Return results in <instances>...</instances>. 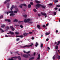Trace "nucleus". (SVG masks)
<instances>
[{
    "label": "nucleus",
    "mask_w": 60,
    "mask_h": 60,
    "mask_svg": "<svg viewBox=\"0 0 60 60\" xmlns=\"http://www.w3.org/2000/svg\"><path fill=\"white\" fill-rule=\"evenodd\" d=\"M30 46L32 47V45H26L24 46H23L22 47V48H30Z\"/></svg>",
    "instance_id": "obj_1"
},
{
    "label": "nucleus",
    "mask_w": 60,
    "mask_h": 60,
    "mask_svg": "<svg viewBox=\"0 0 60 60\" xmlns=\"http://www.w3.org/2000/svg\"><path fill=\"white\" fill-rule=\"evenodd\" d=\"M23 56V57H24L25 58H28V55L26 54H24Z\"/></svg>",
    "instance_id": "obj_2"
},
{
    "label": "nucleus",
    "mask_w": 60,
    "mask_h": 60,
    "mask_svg": "<svg viewBox=\"0 0 60 60\" xmlns=\"http://www.w3.org/2000/svg\"><path fill=\"white\" fill-rule=\"evenodd\" d=\"M41 14H42V15H43V16H45V18H46L47 17V16H46V14H45V13H42V12H41Z\"/></svg>",
    "instance_id": "obj_3"
},
{
    "label": "nucleus",
    "mask_w": 60,
    "mask_h": 60,
    "mask_svg": "<svg viewBox=\"0 0 60 60\" xmlns=\"http://www.w3.org/2000/svg\"><path fill=\"white\" fill-rule=\"evenodd\" d=\"M15 8V6L14 5H12V7L10 8V9L11 10H12L13 8Z\"/></svg>",
    "instance_id": "obj_4"
},
{
    "label": "nucleus",
    "mask_w": 60,
    "mask_h": 60,
    "mask_svg": "<svg viewBox=\"0 0 60 60\" xmlns=\"http://www.w3.org/2000/svg\"><path fill=\"white\" fill-rule=\"evenodd\" d=\"M41 5H40V4H38L36 5V6L37 7H38V8H39L40 7V6H41Z\"/></svg>",
    "instance_id": "obj_5"
},
{
    "label": "nucleus",
    "mask_w": 60,
    "mask_h": 60,
    "mask_svg": "<svg viewBox=\"0 0 60 60\" xmlns=\"http://www.w3.org/2000/svg\"><path fill=\"white\" fill-rule=\"evenodd\" d=\"M10 28H11V29L13 31H14V30H14V28L13 27V26H10Z\"/></svg>",
    "instance_id": "obj_6"
},
{
    "label": "nucleus",
    "mask_w": 60,
    "mask_h": 60,
    "mask_svg": "<svg viewBox=\"0 0 60 60\" xmlns=\"http://www.w3.org/2000/svg\"><path fill=\"white\" fill-rule=\"evenodd\" d=\"M34 57H32L31 58H29V60H33V59H34Z\"/></svg>",
    "instance_id": "obj_7"
},
{
    "label": "nucleus",
    "mask_w": 60,
    "mask_h": 60,
    "mask_svg": "<svg viewBox=\"0 0 60 60\" xmlns=\"http://www.w3.org/2000/svg\"><path fill=\"white\" fill-rule=\"evenodd\" d=\"M15 14H13V13H11L10 15V16H14Z\"/></svg>",
    "instance_id": "obj_8"
},
{
    "label": "nucleus",
    "mask_w": 60,
    "mask_h": 60,
    "mask_svg": "<svg viewBox=\"0 0 60 60\" xmlns=\"http://www.w3.org/2000/svg\"><path fill=\"white\" fill-rule=\"evenodd\" d=\"M39 45V44H38V43L37 42H36V45H35V47H37V46H38Z\"/></svg>",
    "instance_id": "obj_9"
},
{
    "label": "nucleus",
    "mask_w": 60,
    "mask_h": 60,
    "mask_svg": "<svg viewBox=\"0 0 60 60\" xmlns=\"http://www.w3.org/2000/svg\"><path fill=\"white\" fill-rule=\"evenodd\" d=\"M35 2H36L37 4H40V2L39 1H37V0H35Z\"/></svg>",
    "instance_id": "obj_10"
},
{
    "label": "nucleus",
    "mask_w": 60,
    "mask_h": 60,
    "mask_svg": "<svg viewBox=\"0 0 60 60\" xmlns=\"http://www.w3.org/2000/svg\"><path fill=\"white\" fill-rule=\"evenodd\" d=\"M10 0H7L4 3V4H6V3H7V2H10Z\"/></svg>",
    "instance_id": "obj_11"
},
{
    "label": "nucleus",
    "mask_w": 60,
    "mask_h": 60,
    "mask_svg": "<svg viewBox=\"0 0 60 60\" xmlns=\"http://www.w3.org/2000/svg\"><path fill=\"white\" fill-rule=\"evenodd\" d=\"M37 27L38 29H40V25L38 24L37 25Z\"/></svg>",
    "instance_id": "obj_12"
},
{
    "label": "nucleus",
    "mask_w": 60,
    "mask_h": 60,
    "mask_svg": "<svg viewBox=\"0 0 60 60\" xmlns=\"http://www.w3.org/2000/svg\"><path fill=\"white\" fill-rule=\"evenodd\" d=\"M13 22H18V20L16 19H15L13 21Z\"/></svg>",
    "instance_id": "obj_13"
},
{
    "label": "nucleus",
    "mask_w": 60,
    "mask_h": 60,
    "mask_svg": "<svg viewBox=\"0 0 60 60\" xmlns=\"http://www.w3.org/2000/svg\"><path fill=\"white\" fill-rule=\"evenodd\" d=\"M56 58L58 59H60V56H56Z\"/></svg>",
    "instance_id": "obj_14"
},
{
    "label": "nucleus",
    "mask_w": 60,
    "mask_h": 60,
    "mask_svg": "<svg viewBox=\"0 0 60 60\" xmlns=\"http://www.w3.org/2000/svg\"><path fill=\"white\" fill-rule=\"evenodd\" d=\"M17 58L19 59V60H21V58H20V56H18L17 57Z\"/></svg>",
    "instance_id": "obj_15"
},
{
    "label": "nucleus",
    "mask_w": 60,
    "mask_h": 60,
    "mask_svg": "<svg viewBox=\"0 0 60 60\" xmlns=\"http://www.w3.org/2000/svg\"><path fill=\"white\" fill-rule=\"evenodd\" d=\"M28 8H30L31 7V5L30 4H29L28 5Z\"/></svg>",
    "instance_id": "obj_16"
},
{
    "label": "nucleus",
    "mask_w": 60,
    "mask_h": 60,
    "mask_svg": "<svg viewBox=\"0 0 60 60\" xmlns=\"http://www.w3.org/2000/svg\"><path fill=\"white\" fill-rule=\"evenodd\" d=\"M41 7L43 8L44 9H45V6H44L43 5H41Z\"/></svg>",
    "instance_id": "obj_17"
},
{
    "label": "nucleus",
    "mask_w": 60,
    "mask_h": 60,
    "mask_svg": "<svg viewBox=\"0 0 60 60\" xmlns=\"http://www.w3.org/2000/svg\"><path fill=\"white\" fill-rule=\"evenodd\" d=\"M54 2L55 3H57L58 2V0H55L54 1Z\"/></svg>",
    "instance_id": "obj_18"
},
{
    "label": "nucleus",
    "mask_w": 60,
    "mask_h": 60,
    "mask_svg": "<svg viewBox=\"0 0 60 60\" xmlns=\"http://www.w3.org/2000/svg\"><path fill=\"white\" fill-rule=\"evenodd\" d=\"M43 44H41V45H40V47L41 48H42V47H43Z\"/></svg>",
    "instance_id": "obj_19"
},
{
    "label": "nucleus",
    "mask_w": 60,
    "mask_h": 60,
    "mask_svg": "<svg viewBox=\"0 0 60 60\" xmlns=\"http://www.w3.org/2000/svg\"><path fill=\"white\" fill-rule=\"evenodd\" d=\"M22 5L24 6H26V5L25 4H21Z\"/></svg>",
    "instance_id": "obj_20"
},
{
    "label": "nucleus",
    "mask_w": 60,
    "mask_h": 60,
    "mask_svg": "<svg viewBox=\"0 0 60 60\" xmlns=\"http://www.w3.org/2000/svg\"><path fill=\"white\" fill-rule=\"evenodd\" d=\"M18 22H18V23L19 24H20V23H21V22H23V21H19Z\"/></svg>",
    "instance_id": "obj_21"
},
{
    "label": "nucleus",
    "mask_w": 60,
    "mask_h": 60,
    "mask_svg": "<svg viewBox=\"0 0 60 60\" xmlns=\"http://www.w3.org/2000/svg\"><path fill=\"white\" fill-rule=\"evenodd\" d=\"M27 22H29V21H30V20H31V19H27Z\"/></svg>",
    "instance_id": "obj_22"
},
{
    "label": "nucleus",
    "mask_w": 60,
    "mask_h": 60,
    "mask_svg": "<svg viewBox=\"0 0 60 60\" xmlns=\"http://www.w3.org/2000/svg\"><path fill=\"white\" fill-rule=\"evenodd\" d=\"M24 22H27V21L26 19H25L24 20Z\"/></svg>",
    "instance_id": "obj_23"
},
{
    "label": "nucleus",
    "mask_w": 60,
    "mask_h": 60,
    "mask_svg": "<svg viewBox=\"0 0 60 60\" xmlns=\"http://www.w3.org/2000/svg\"><path fill=\"white\" fill-rule=\"evenodd\" d=\"M9 13H13V11H12V10H11V11H9Z\"/></svg>",
    "instance_id": "obj_24"
},
{
    "label": "nucleus",
    "mask_w": 60,
    "mask_h": 60,
    "mask_svg": "<svg viewBox=\"0 0 60 60\" xmlns=\"http://www.w3.org/2000/svg\"><path fill=\"white\" fill-rule=\"evenodd\" d=\"M33 10L34 11V12H36L37 11V10H36V9H33Z\"/></svg>",
    "instance_id": "obj_25"
},
{
    "label": "nucleus",
    "mask_w": 60,
    "mask_h": 60,
    "mask_svg": "<svg viewBox=\"0 0 60 60\" xmlns=\"http://www.w3.org/2000/svg\"><path fill=\"white\" fill-rule=\"evenodd\" d=\"M23 16L25 18H26L27 17V15H23Z\"/></svg>",
    "instance_id": "obj_26"
},
{
    "label": "nucleus",
    "mask_w": 60,
    "mask_h": 60,
    "mask_svg": "<svg viewBox=\"0 0 60 60\" xmlns=\"http://www.w3.org/2000/svg\"><path fill=\"white\" fill-rule=\"evenodd\" d=\"M17 58V57L15 56L13 57H12V58H14L15 59H16Z\"/></svg>",
    "instance_id": "obj_27"
},
{
    "label": "nucleus",
    "mask_w": 60,
    "mask_h": 60,
    "mask_svg": "<svg viewBox=\"0 0 60 60\" xmlns=\"http://www.w3.org/2000/svg\"><path fill=\"white\" fill-rule=\"evenodd\" d=\"M53 15H56V13L55 12V11L53 13Z\"/></svg>",
    "instance_id": "obj_28"
},
{
    "label": "nucleus",
    "mask_w": 60,
    "mask_h": 60,
    "mask_svg": "<svg viewBox=\"0 0 60 60\" xmlns=\"http://www.w3.org/2000/svg\"><path fill=\"white\" fill-rule=\"evenodd\" d=\"M45 34V35H49V34L50 33H48L47 32Z\"/></svg>",
    "instance_id": "obj_29"
},
{
    "label": "nucleus",
    "mask_w": 60,
    "mask_h": 60,
    "mask_svg": "<svg viewBox=\"0 0 60 60\" xmlns=\"http://www.w3.org/2000/svg\"><path fill=\"white\" fill-rule=\"evenodd\" d=\"M60 41H58V43L57 44V45H58L60 44Z\"/></svg>",
    "instance_id": "obj_30"
},
{
    "label": "nucleus",
    "mask_w": 60,
    "mask_h": 60,
    "mask_svg": "<svg viewBox=\"0 0 60 60\" xmlns=\"http://www.w3.org/2000/svg\"><path fill=\"white\" fill-rule=\"evenodd\" d=\"M53 5V4L52 3H50L48 4V5H50V6H52Z\"/></svg>",
    "instance_id": "obj_31"
},
{
    "label": "nucleus",
    "mask_w": 60,
    "mask_h": 60,
    "mask_svg": "<svg viewBox=\"0 0 60 60\" xmlns=\"http://www.w3.org/2000/svg\"><path fill=\"white\" fill-rule=\"evenodd\" d=\"M24 35V36H26V35H27V34L26 33H24L23 34Z\"/></svg>",
    "instance_id": "obj_32"
},
{
    "label": "nucleus",
    "mask_w": 60,
    "mask_h": 60,
    "mask_svg": "<svg viewBox=\"0 0 60 60\" xmlns=\"http://www.w3.org/2000/svg\"><path fill=\"white\" fill-rule=\"evenodd\" d=\"M4 26H5V25H3L1 26V27H4Z\"/></svg>",
    "instance_id": "obj_33"
},
{
    "label": "nucleus",
    "mask_w": 60,
    "mask_h": 60,
    "mask_svg": "<svg viewBox=\"0 0 60 60\" xmlns=\"http://www.w3.org/2000/svg\"><path fill=\"white\" fill-rule=\"evenodd\" d=\"M20 26L21 28H23V25H21Z\"/></svg>",
    "instance_id": "obj_34"
},
{
    "label": "nucleus",
    "mask_w": 60,
    "mask_h": 60,
    "mask_svg": "<svg viewBox=\"0 0 60 60\" xmlns=\"http://www.w3.org/2000/svg\"><path fill=\"white\" fill-rule=\"evenodd\" d=\"M30 52H30V51H28L27 52H26V53L28 54V53H30Z\"/></svg>",
    "instance_id": "obj_35"
},
{
    "label": "nucleus",
    "mask_w": 60,
    "mask_h": 60,
    "mask_svg": "<svg viewBox=\"0 0 60 60\" xmlns=\"http://www.w3.org/2000/svg\"><path fill=\"white\" fill-rule=\"evenodd\" d=\"M15 34H19V33L18 32H15Z\"/></svg>",
    "instance_id": "obj_36"
},
{
    "label": "nucleus",
    "mask_w": 60,
    "mask_h": 60,
    "mask_svg": "<svg viewBox=\"0 0 60 60\" xmlns=\"http://www.w3.org/2000/svg\"><path fill=\"white\" fill-rule=\"evenodd\" d=\"M20 37H21L20 38H23V35H20Z\"/></svg>",
    "instance_id": "obj_37"
},
{
    "label": "nucleus",
    "mask_w": 60,
    "mask_h": 60,
    "mask_svg": "<svg viewBox=\"0 0 60 60\" xmlns=\"http://www.w3.org/2000/svg\"><path fill=\"white\" fill-rule=\"evenodd\" d=\"M42 27H44V28H45L46 27V26L45 25H43L42 26Z\"/></svg>",
    "instance_id": "obj_38"
},
{
    "label": "nucleus",
    "mask_w": 60,
    "mask_h": 60,
    "mask_svg": "<svg viewBox=\"0 0 60 60\" xmlns=\"http://www.w3.org/2000/svg\"><path fill=\"white\" fill-rule=\"evenodd\" d=\"M15 10L16 11H19V10L17 8H16L15 9Z\"/></svg>",
    "instance_id": "obj_39"
},
{
    "label": "nucleus",
    "mask_w": 60,
    "mask_h": 60,
    "mask_svg": "<svg viewBox=\"0 0 60 60\" xmlns=\"http://www.w3.org/2000/svg\"><path fill=\"white\" fill-rule=\"evenodd\" d=\"M20 40L19 38H17L16 39V40L17 41H19V40Z\"/></svg>",
    "instance_id": "obj_40"
},
{
    "label": "nucleus",
    "mask_w": 60,
    "mask_h": 60,
    "mask_svg": "<svg viewBox=\"0 0 60 60\" xmlns=\"http://www.w3.org/2000/svg\"><path fill=\"white\" fill-rule=\"evenodd\" d=\"M3 15H1V16H0V19H1V18H3Z\"/></svg>",
    "instance_id": "obj_41"
},
{
    "label": "nucleus",
    "mask_w": 60,
    "mask_h": 60,
    "mask_svg": "<svg viewBox=\"0 0 60 60\" xmlns=\"http://www.w3.org/2000/svg\"><path fill=\"white\" fill-rule=\"evenodd\" d=\"M14 13H17V12H18V11H14Z\"/></svg>",
    "instance_id": "obj_42"
},
{
    "label": "nucleus",
    "mask_w": 60,
    "mask_h": 60,
    "mask_svg": "<svg viewBox=\"0 0 60 60\" xmlns=\"http://www.w3.org/2000/svg\"><path fill=\"white\" fill-rule=\"evenodd\" d=\"M8 22H10L11 21H10V20L9 19H8Z\"/></svg>",
    "instance_id": "obj_43"
},
{
    "label": "nucleus",
    "mask_w": 60,
    "mask_h": 60,
    "mask_svg": "<svg viewBox=\"0 0 60 60\" xmlns=\"http://www.w3.org/2000/svg\"><path fill=\"white\" fill-rule=\"evenodd\" d=\"M9 5H10V4H8V5L7 6L8 9H9Z\"/></svg>",
    "instance_id": "obj_44"
},
{
    "label": "nucleus",
    "mask_w": 60,
    "mask_h": 60,
    "mask_svg": "<svg viewBox=\"0 0 60 60\" xmlns=\"http://www.w3.org/2000/svg\"><path fill=\"white\" fill-rule=\"evenodd\" d=\"M55 48L56 49H58V47L57 46H55Z\"/></svg>",
    "instance_id": "obj_45"
},
{
    "label": "nucleus",
    "mask_w": 60,
    "mask_h": 60,
    "mask_svg": "<svg viewBox=\"0 0 60 60\" xmlns=\"http://www.w3.org/2000/svg\"><path fill=\"white\" fill-rule=\"evenodd\" d=\"M33 55L34 56L35 55H36V53H35V52H34V53L33 54Z\"/></svg>",
    "instance_id": "obj_46"
},
{
    "label": "nucleus",
    "mask_w": 60,
    "mask_h": 60,
    "mask_svg": "<svg viewBox=\"0 0 60 60\" xmlns=\"http://www.w3.org/2000/svg\"><path fill=\"white\" fill-rule=\"evenodd\" d=\"M32 23V22H29V24H30Z\"/></svg>",
    "instance_id": "obj_47"
},
{
    "label": "nucleus",
    "mask_w": 60,
    "mask_h": 60,
    "mask_svg": "<svg viewBox=\"0 0 60 60\" xmlns=\"http://www.w3.org/2000/svg\"><path fill=\"white\" fill-rule=\"evenodd\" d=\"M38 15L39 17L41 16V14H38Z\"/></svg>",
    "instance_id": "obj_48"
},
{
    "label": "nucleus",
    "mask_w": 60,
    "mask_h": 60,
    "mask_svg": "<svg viewBox=\"0 0 60 60\" xmlns=\"http://www.w3.org/2000/svg\"><path fill=\"white\" fill-rule=\"evenodd\" d=\"M22 6H23V5H20L19 6V7L20 8H22Z\"/></svg>",
    "instance_id": "obj_49"
},
{
    "label": "nucleus",
    "mask_w": 60,
    "mask_h": 60,
    "mask_svg": "<svg viewBox=\"0 0 60 60\" xmlns=\"http://www.w3.org/2000/svg\"><path fill=\"white\" fill-rule=\"evenodd\" d=\"M6 28L7 29H9V27L7 26L6 27Z\"/></svg>",
    "instance_id": "obj_50"
},
{
    "label": "nucleus",
    "mask_w": 60,
    "mask_h": 60,
    "mask_svg": "<svg viewBox=\"0 0 60 60\" xmlns=\"http://www.w3.org/2000/svg\"><path fill=\"white\" fill-rule=\"evenodd\" d=\"M9 11L8 12H7V15H8V14H9Z\"/></svg>",
    "instance_id": "obj_51"
},
{
    "label": "nucleus",
    "mask_w": 60,
    "mask_h": 60,
    "mask_svg": "<svg viewBox=\"0 0 60 60\" xmlns=\"http://www.w3.org/2000/svg\"><path fill=\"white\" fill-rule=\"evenodd\" d=\"M11 34H14V33L13 32H11Z\"/></svg>",
    "instance_id": "obj_52"
},
{
    "label": "nucleus",
    "mask_w": 60,
    "mask_h": 60,
    "mask_svg": "<svg viewBox=\"0 0 60 60\" xmlns=\"http://www.w3.org/2000/svg\"><path fill=\"white\" fill-rule=\"evenodd\" d=\"M5 37H8L9 36H8L7 35H5Z\"/></svg>",
    "instance_id": "obj_53"
},
{
    "label": "nucleus",
    "mask_w": 60,
    "mask_h": 60,
    "mask_svg": "<svg viewBox=\"0 0 60 60\" xmlns=\"http://www.w3.org/2000/svg\"><path fill=\"white\" fill-rule=\"evenodd\" d=\"M55 10H57V9H58V8H55Z\"/></svg>",
    "instance_id": "obj_54"
},
{
    "label": "nucleus",
    "mask_w": 60,
    "mask_h": 60,
    "mask_svg": "<svg viewBox=\"0 0 60 60\" xmlns=\"http://www.w3.org/2000/svg\"><path fill=\"white\" fill-rule=\"evenodd\" d=\"M30 4H31V5H33V3L32 2H31L30 3Z\"/></svg>",
    "instance_id": "obj_55"
},
{
    "label": "nucleus",
    "mask_w": 60,
    "mask_h": 60,
    "mask_svg": "<svg viewBox=\"0 0 60 60\" xmlns=\"http://www.w3.org/2000/svg\"><path fill=\"white\" fill-rule=\"evenodd\" d=\"M40 57H38L37 58V59H40Z\"/></svg>",
    "instance_id": "obj_56"
},
{
    "label": "nucleus",
    "mask_w": 60,
    "mask_h": 60,
    "mask_svg": "<svg viewBox=\"0 0 60 60\" xmlns=\"http://www.w3.org/2000/svg\"><path fill=\"white\" fill-rule=\"evenodd\" d=\"M29 34H31L32 33V32H29Z\"/></svg>",
    "instance_id": "obj_57"
},
{
    "label": "nucleus",
    "mask_w": 60,
    "mask_h": 60,
    "mask_svg": "<svg viewBox=\"0 0 60 60\" xmlns=\"http://www.w3.org/2000/svg\"><path fill=\"white\" fill-rule=\"evenodd\" d=\"M13 58H12H12H11V59H10V60H14L13 59H12Z\"/></svg>",
    "instance_id": "obj_58"
},
{
    "label": "nucleus",
    "mask_w": 60,
    "mask_h": 60,
    "mask_svg": "<svg viewBox=\"0 0 60 60\" xmlns=\"http://www.w3.org/2000/svg\"><path fill=\"white\" fill-rule=\"evenodd\" d=\"M1 33H4V31L3 30V29L2 30H1Z\"/></svg>",
    "instance_id": "obj_59"
},
{
    "label": "nucleus",
    "mask_w": 60,
    "mask_h": 60,
    "mask_svg": "<svg viewBox=\"0 0 60 60\" xmlns=\"http://www.w3.org/2000/svg\"><path fill=\"white\" fill-rule=\"evenodd\" d=\"M56 33H58V31L57 30H56Z\"/></svg>",
    "instance_id": "obj_60"
},
{
    "label": "nucleus",
    "mask_w": 60,
    "mask_h": 60,
    "mask_svg": "<svg viewBox=\"0 0 60 60\" xmlns=\"http://www.w3.org/2000/svg\"><path fill=\"white\" fill-rule=\"evenodd\" d=\"M49 40V38H47L46 39V41H48Z\"/></svg>",
    "instance_id": "obj_61"
},
{
    "label": "nucleus",
    "mask_w": 60,
    "mask_h": 60,
    "mask_svg": "<svg viewBox=\"0 0 60 60\" xmlns=\"http://www.w3.org/2000/svg\"><path fill=\"white\" fill-rule=\"evenodd\" d=\"M47 48L48 49H49H49H50V48L49 47H47Z\"/></svg>",
    "instance_id": "obj_62"
},
{
    "label": "nucleus",
    "mask_w": 60,
    "mask_h": 60,
    "mask_svg": "<svg viewBox=\"0 0 60 60\" xmlns=\"http://www.w3.org/2000/svg\"><path fill=\"white\" fill-rule=\"evenodd\" d=\"M2 28H0V31H1V30H2Z\"/></svg>",
    "instance_id": "obj_63"
},
{
    "label": "nucleus",
    "mask_w": 60,
    "mask_h": 60,
    "mask_svg": "<svg viewBox=\"0 0 60 60\" xmlns=\"http://www.w3.org/2000/svg\"><path fill=\"white\" fill-rule=\"evenodd\" d=\"M16 26H19V25H17Z\"/></svg>",
    "instance_id": "obj_64"
}]
</instances>
